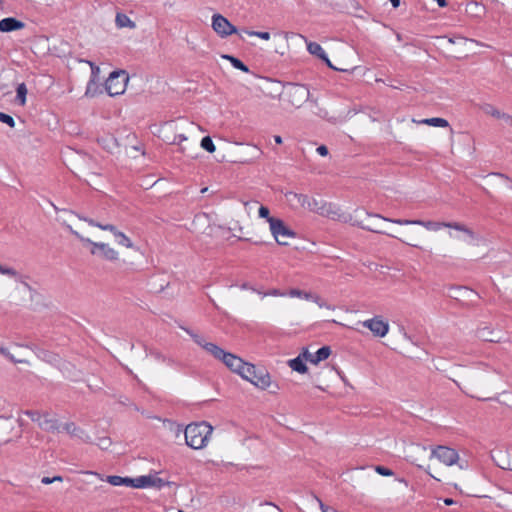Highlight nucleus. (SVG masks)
I'll return each mask as SVG.
<instances>
[{
    "label": "nucleus",
    "mask_w": 512,
    "mask_h": 512,
    "mask_svg": "<svg viewBox=\"0 0 512 512\" xmlns=\"http://www.w3.org/2000/svg\"><path fill=\"white\" fill-rule=\"evenodd\" d=\"M365 214L368 217L380 218L384 221L391 222V223H394L397 225H402V226L419 225V226L426 228L429 231H438L439 229H441L443 227L451 228V229L457 230L459 232H462L464 234L463 237H457L460 240H463L469 244L473 243L476 240L475 233L471 229H469L467 226H465L464 224L459 223V222H435V221H424V220H418V219L410 220V219H400V218H387V217H383L379 214H370L368 212H365Z\"/></svg>",
    "instance_id": "nucleus-1"
},
{
    "label": "nucleus",
    "mask_w": 512,
    "mask_h": 512,
    "mask_svg": "<svg viewBox=\"0 0 512 512\" xmlns=\"http://www.w3.org/2000/svg\"><path fill=\"white\" fill-rule=\"evenodd\" d=\"M193 340L201 346L203 349H205L208 353H210L212 356H214L216 359L221 360L227 368H229L234 373H237L238 375L242 376L243 371L246 370V367L250 365V363H247L243 361L240 357L225 352L222 348L218 347L214 343L206 342L202 337H200L197 334H190Z\"/></svg>",
    "instance_id": "nucleus-2"
},
{
    "label": "nucleus",
    "mask_w": 512,
    "mask_h": 512,
    "mask_svg": "<svg viewBox=\"0 0 512 512\" xmlns=\"http://www.w3.org/2000/svg\"><path fill=\"white\" fill-rule=\"evenodd\" d=\"M68 229L72 235L80 240L83 246L89 247V252L92 256L110 263H117L120 261L121 257L119 251L112 247L109 243L97 242L91 240L90 238L84 237L71 226H68Z\"/></svg>",
    "instance_id": "nucleus-3"
},
{
    "label": "nucleus",
    "mask_w": 512,
    "mask_h": 512,
    "mask_svg": "<svg viewBox=\"0 0 512 512\" xmlns=\"http://www.w3.org/2000/svg\"><path fill=\"white\" fill-rule=\"evenodd\" d=\"M213 427L205 421L191 423L185 428L186 444L192 449L204 448L212 435Z\"/></svg>",
    "instance_id": "nucleus-4"
},
{
    "label": "nucleus",
    "mask_w": 512,
    "mask_h": 512,
    "mask_svg": "<svg viewBox=\"0 0 512 512\" xmlns=\"http://www.w3.org/2000/svg\"><path fill=\"white\" fill-rule=\"evenodd\" d=\"M23 414L28 416L39 428L48 432H60L59 421L49 412L40 410H25Z\"/></svg>",
    "instance_id": "nucleus-5"
},
{
    "label": "nucleus",
    "mask_w": 512,
    "mask_h": 512,
    "mask_svg": "<svg viewBox=\"0 0 512 512\" xmlns=\"http://www.w3.org/2000/svg\"><path fill=\"white\" fill-rule=\"evenodd\" d=\"M81 219L84 220L86 223H88L89 226L97 227L103 231H109L110 233H112V235L115 238L116 243L119 246L125 247L127 249L135 248V245H134L133 241L131 240V238L128 237L125 233L118 230L115 225L103 224V223L97 222L91 218H81Z\"/></svg>",
    "instance_id": "nucleus-6"
},
{
    "label": "nucleus",
    "mask_w": 512,
    "mask_h": 512,
    "mask_svg": "<svg viewBox=\"0 0 512 512\" xmlns=\"http://www.w3.org/2000/svg\"><path fill=\"white\" fill-rule=\"evenodd\" d=\"M129 76L124 70L112 72L105 83V89L110 96H118L125 92Z\"/></svg>",
    "instance_id": "nucleus-7"
},
{
    "label": "nucleus",
    "mask_w": 512,
    "mask_h": 512,
    "mask_svg": "<svg viewBox=\"0 0 512 512\" xmlns=\"http://www.w3.org/2000/svg\"><path fill=\"white\" fill-rule=\"evenodd\" d=\"M269 229L275 241L279 245H288L289 240L295 237V233L280 218L269 220Z\"/></svg>",
    "instance_id": "nucleus-8"
},
{
    "label": "nucleus",
    "mask_w": 512,
    "mask_h": 512,
    "mask_svg": "<svg viewBox=\"0 0 512 512\" xmlns=\"http://www.w3.org/2000/svg\"><path fill=\"white\" fill-rule=\"evenodd\" d=\"M243 379L249 381L255 387L265 390L271 385V377L266 371H256V367L250 363L246 370L243 371L241 376Z\"/></svg>",
    "instance_id": "nucleus-9"
},
{
    "label": "nucleus",
    "mask_w": 512,
    "mask_h": 512,
    "mask_svg": "<svg viewBox=\"0 0 512 512\" xmlns=\"http://www.w3.org/2000/svg\"><path fill=\"white\" fill-rule=\"evenodd\" d=\"M212 28L222 38L237 33V28L221 14H214L212 16Z\"/></svg>",
    "instance_id": "nucleus-10"
},
{
    "label": "nucleus",
    "mask_w": 512,
    "mask_h": 512,
    "mask_svg": "<svg viewBox=\"0 0 512 512\" xmlns=\"http://www.w3.org/2000/svg\"><path fill=\"white\" fill-rule=\"evenodd\" d=\"M431 456L447 466H452L459 460V454L455 449L441 445L432 449Z\"/></svg>",
    "instance_id": "nucleus-11"
},
{
    "label": "nucleus",
    "mask_w": 512,
    "mask_h": 512,
    "mask_svg": "<svg viewBox=\"0 0 512 512\" xmlns=\"http://www.w3.org/2000/svg\"><path fill=\"white\" fill-rule=\"evenodd\" d=\"M362 326L369 329L375 337L383 338L389 332V323L381 316H375L362 322Z\"/></svg>",
    "instance_id": "nucleus-12"
},
{
    "label": "nucleus",
    "mask_w": 512,
    "mask_h": 512,
    "mask_svg": "<svg viewBox=\"0 0 512 512\" xmlns=\"http://www.w3.org/2000/svg\"><path fill=\"white\" fill-rule=\"evenodd\" d=\"M287 94L294 106H300L307 99L308 90L302 85H293L288 89Z\"/></svg>",
    "instance_id": "nucleus-13"
},
{
    "label": "nucleus",
    "mask_w": 512,
    "mask_h": 512,
    "mask_svg": "<svg viewBox=\"0 0 512 512\" xmlns=\"http://www.w3.org/2000/svg\"><path fill=\"white\" fill-rule=\"evenodd\" d=\"M25 27V23L13 18L7 17L0 20V31L1 32H12L16 30H21Z\"/></svg>",
    "instance_id": "nucleus-14"
},
{
    "label": "nucleus",
    "mask_w": 512,
    "mask_h": 512,
    "mask_svg": "<svg viewBox=\"0 0 512 512\" xmlns=\"http://www.w3.org/2000/svg\"><path fill=\"white\" fill-rule=\"evenodd\" d=\"M115 26L118 29H130L133 30L136 28V23L125 13L117 12L115 16Z\"/></svg>",
    "instance_id": "nucleus-15"
},
{
    "label": "nucleus",
    "mask_w": 512,
    "mask_h": 512,
    "mask_svg": "<svg viewBox=\"0 0 512 512\" xmlns=\"http://www.w3.org/2000/svg\"><path fill=\"white\" fill-rule=\"evenodd\" d=\"M306 353L301 352L296 358L288 361V366L298 373L304 374L307 372V366L305 364Z\"/></svg>",
    "instance_id": "nucleus-16"
},
{
    "label": "nucleus",
    "mask_w": 512,
    "mask_h": 512,
    "mask_svg": "<svg viewBox=\"0 0 512 512\" xmlns=\"http://www.w3.org/2000/svg\"><path fill=\"white\" fill-rule=\"evenodd\" d=\"M13 424L8 419H0V444L7 443L11 440V432Z\"/></svg>",
    "instance_id": "nucleus-17"
},
{
    "label": "nucleus",
    "mask_w": 512,
    "mask_h": 512,
    "mask_svg": "<svg viewBox=\"0 0 512 512\" xmlns=\"http://www.w3.org/2000/svg\"><path fill=\"white\" fill-rule=\"evenodd\" d=\"M83 473L88 474V475H93V476L97 477L99 480L106 481L113 486H122V483H124L123 477L117 476V475H111V476L104 477L100 473L93 472V471H84Z\"/></svg>",
    "instance_id": "nucleus-18"
},
{
    "label": "nucleus",
    "mask_w": 512,
    "mask_h": 512,
    "mask_svg": "<svg viewBox=\"0 0 512 512\" xmlns=\"http://www.w3.org/2000/svg\"><path fill=\"white\" fill-rule=\"evenodd\" d=\"M323 216L335 220V219H340L341 213L337 206H335L331 203H323L322 204V217Z\"/></svg>",
    "instance_id": "nucleus-19"
},
{
    "label": "nucleus",
    "mask_w": 512,
    "mask_h": 512,
    "mask_svg": "<svg viewBox=\"0 0 512 512\" xmlns=\"http://www.w3.org/2000/svg\"><path fill=\"white\" fill-rule=\"evenodd\" d=\"M419 123L429 125V126H434V127H442V128L449 126V123L446 119L439 118V117L426 118V119L419 121Z\"/></svg>",
    "instance_id": "nucleus-20"
},
{
    "label": "nucleus",
    "mask_w": 512,
    "mask_h": 512,
    "mask_svg": "<svg viewBox=\"0 0 512 512\" xmlns=\"http://www.w3.org/2000/svg\"><path fill=\"white\" fill-rule=\"evenodd\" d=\"M61 428L67 433L79 438H82V436L85 434L84 431L78 428L73 422L65 423L63 426H61Z\"/></svg>",
    "instance_id": "nucleus-21"
},
{
    "label": "nucleus",
    "mask_w": 512,
    "mask_h": 512,
    "mask_svg": "<svg viewBox=\"0 0 512 512\" xmlns=\"http://www.w3.org/2000/svg\"><path fill=\"white\" fill-rule=\"evenodd\" d=\"M302 352L306 353L307 355L305 356V364L310 363L313 365H317L320 362V349H318L314 353H310L308 349H304Z\"/></svg>",
    "instance_id": "nucleus-22"
},
{
    "label": "nucleus",
    "mask_w": 512,
    "mask_h": 512,
    "mask_svg": "<svg viewBox=\"0 0 512 512\" xmlns=\"http://www.w3.org/2000/svg\"><path fill=\"white\" fill-rule=\"evenodd\" d=\"M223 58L229 60L234 68L246 73L249 71L248 67L238 58H235L230 55H223Z\"/></svg>",
    "instance_id": "nucleus-23"
},
{
    "label": "nucleus",
    "mask_w": 512,
    "mask_h": 512,
    "mask_svg": "<svg viewBox=\"0 0 512 512\" xmlns=\"http://www.w3.org/2000/svg\"><path fill=\"white\" fill-rule=\"evenodd\" d=\"M492 334H493V332L489 329V327H483V328L478 329V331H477L478 338L482 339L483 341H490V342L497 341L493 337Z\"/></svg>",
    "instance_id": "nucleus-24"
},
{
    "label": "nucleus",
    "mask_w": 512,
    "mask_h": 512,
    "mask_svg": "<svg viewBox=\"0 0 512 512\" xmlns=\"http://www.w3.org/2000/svg\"><path fill=\"white\" fill-rule=\"evenodd\" d=\"M481 110L494 118L500 119L502 112L491 104H484L481 106Z\"/></svg>",
    "instance_id": "nucleus-25"
},
{
    "label": "nucleus",
    "mask_w": 512,
    "mask_h": 512,
    "mask_svg": "<svg viewBox=\"0 0 512 512\" xmlns=\"http://www.w3.org/2000/svg\"><path fill=\"white\" fill-rule=\"evenodd\" d=\"M0 354L3 355L4 357H6L9 361H11L12 363H15V364H18V363H24V364H28V361L25 360V359H17L14 357V355H12L9 350L3 346H0Z\"/></svg>",
    "instance_id": "nucleus-26"
},
{
    "label": "nucleus",
    "mask_w": 512,
    "mask_h": 512,
    "mask_svg": "<svg viewBox=\"0 0 512 512\" xmlns=\"http://www.w3.org/2000/svg\"><path fill=\"white\" fill-rule=\"evenodd\" d=\"M358 225L361 228H363L365 230H368V231H371V232H374V233L385 234V235L390 236V237H395L393 234L387 233L386 231L380 229L379 226L372 227L371 224H364L363 221L358 222Z\"/></svg>",
    "instance_id": "nucleus-27"
},
{
    "label": "nucleus",
    "mask_w": 512,
    "mask_h": 512,
    "mask_svg": "<svg viewBox=\"0 0 512 512\" xmlns=\"http://www.w3.org/2000/svg\"><path fill=\"white\" fill-rule=\"evenodd\" d=\"M16 93H17V99L20 101V103L22 105H24L26 102V95H27V87H26L25 83H21L17 86Z\"/></svg>",
    "instance_id": "nucleus-28"
},
{
    "label": "nucleus",
    "mask_w": 512,
    "mask_h": 512,
    "mask_svg": "<svg viewBox=\"0 0 512 512\" xmlns=\"http://www.w3.org/2000/svg\"><path fill=\"white\" fill-rule=\"evenodd\" d=\"M200 145L204 150L208 151L209 153H213L216 150V147L211 137L209 136H205L204 138H202Z\"/></svg>",
    "instance_id": "nucleus-29"
},
{
    "label": "nucleus",
    "mask_w": 512,
    "mask_h": 512,
    "mask_svg": "<svg viewBox=\"0 0 512 512\" xmlns=\"http://www.w3.org/2000/svg\"><path fill=\"white\" fill-rule=\"evenodd\" d=\"M150 485L149 476H140L138 478H134L133 488H146Z\"/></svg>",
    "instance_id": "nucleus-30"
},
{
    "label": "nucleus",
    "mask_w": 512,
    "mask_h": 512,
    "mask_svg": "<svg viewBox=\"0 0 512 512\" xmlns=\"http://www.w3.org/2000/svg\"><path fill=\"white\" fill-rule=\"evenodd\" d=\"M258 216L260 218H264L267 220V222L269 223V220L270 219H277L276 217H273L270 215V210L264 206V205H260L259 208H258Z\"/></svg>",
    "instance_id": "nucleus-31"
},
{
    "label": "nucleus",
    "mask_w": 512,
    "mask_h": 512,
    "mask_svg": "<svg viewBox=\"0 0 512 512\" xmlns=\"http://www.w3.org/2000/svg\"><path fill=\"white\" fill-rule=\"evenodd\" d=\"M286 295H288L290 297L304 298L307 300L311 298L310 294H308L302 290H299V289H291L288 293H286Z\"/></svg>",
    "instance_id": "nucleus-32"
},
{
    "label": "nucleus",
    "mask_w": 512,
    "mask_h": 512,
    "mask_svg": "<svg viewBox=\"0 0 512 512\" xmlns=\"http://www.w3.org/2000/svg\"><path fill=\"white\" fill-rule=\"evenodd\" d=\"M96 88H97L96 82L94 81V79H91L88 82V85H87V88L85 91V95L88 97H94L96 95Z\"/></svg>",
    "instance_id": "nucleus-33"
},
{
    "label": "nucleus",
    "mask_w": 512,
    "mask_h": 512,
    "mask_svg": "<svg viewBox=\"0 0 512 512\" xmlns=\"http://www.w3.org/2000/svg\"><path fill=\"white\" fill-rule=\"evenodd\" d=\"M0 273L3 275H7L12 278H16L19 276V273L12 267H3L0 264Z\"/></svg>",
    "instance_id": "nucleus-34"
},
{
    "label": "nucleus",
    "mask_w": 512,
    "mask_h": 512,
    "mask_svg": "<svg viewBox=\"0 0 512 512\" xmlns=\"http://www.w3.org/2000/svg\"><path fill=\"white\" fill-rule=\"evenodd\" d=\"M247 34L249 36H254V37H258L260 39H263V40H270V33L269 32H262V31H247Z\"/></svg>",
    "instance_id": "nucleus-35"
},
{
    "label": "nucleus",
    "mask_w": 512,
    "mask_h": 512,
    "mask_svg": "<svg viewBox=\"0 0 512 512\" xmlns=\"http://www.w3.org/2000/svg\"><path fill=\"white\" fill-rule=\"evenodd\" d=\"M0 122H3L5 124L9 125L10 127L15 126V121H14L13 117L6 113H3V112H0Z\"/></svg>",
    "instance_id": "nucleus-36"
},
{
    "label": "nucleus",
    "mask_w": 512,
    "mask_h": 512,
    "mask_svg": "<svg viewBox=\"0 0 512 512\" xmlns=\"http://www.w3.org/2000/svg\"><path fill=\"white\" fill-rule=\"evenodd\" d=\"M149 478H150V485H149V487L161 488L162 486L165 485V482L161 478H158V477H155V476H150V475H149Z\"/></svg>",
    "instance_id": "nucleus-37"
},
{
    "label": "nucleus",
    "mask_w": 512,
    "mask_h": 512,
    "mask_svg": "<svg viewBox=\"0 0 512 512\" xmlns=\"http://www.w3.org/2000/svg\"><path fill=\"white\" fill-rule=\"evenodd\" d=\"M308 51L313 54V55H316L318 57H320V44L316 43V42H311L308 44Z\"/></svg>",
    "instance_id": "nucleus-38"
},
{
    "label": "nucleus",
    "mask_w": 512,
    "mask_h": 512,
    "mask_svg": "<svg viewBox=\"0 0 512 512\" xmlns=\"http://www.w3.org/2000/svg\"><path fill=\"white\" fill-rule=\"evenodd\" d=\"M375 471L382 476H392L394 474L391 469L380 465L375 467Z\"/></svg>",
    "instance_id": "nucleus-39"
},
{
    "label": "nucleus",
    "mask_w": 512,
    "mask_h": 512,
    "mask_svg": "<svg viewBox=\"0 0 512 512\" xmlns=\"http://www.w3.org/2000/svg\"><path fill=\"white\" fill-rule=\"evenodd\" d=\"M63 478L61 476H54L52 478L50 477H43L41 482L45 485L51 484L53 482H62Z\"/></svg>",
    "instance_id": "nucleus-40"
},
{
    "label": "nucleus",
    "mask_w": 512,
    "mask_h": 512,
    "mask_svg": "<svg viewBox=\"0 0 512 512\" xmlns=\"http://www.w3.org/2000/svg\"><path fill=\"white\" fill-rule=\"evenodd\" d=\"M187 137L184 134H178L175 135L173 140L171 141L172 144H181L183 141H186Z\"/></svg>",
    "instance_id": "nucleus-41"
},
{
    "label": "nucleus",
    "mask_w": 512,
    "mask_h": 512,
    "mask_svg": "<svg viewBox=\"0 0 512 512\" xmlns=\"http://www.w3.org/2000/svg\"><path fill=\"white\" fill-rule=\"evenodd\" d=\"M322 62H325V63H326L330 68H332V69H334V70L345 71L344 69H339V68L334 67V66L331 64V62H330V60H329L328 56L324 53V51H323V50H322Z\"/></svg>",
    "instance_id": "nucleus-42"
},
{
    "label": "nucleus",
    "mask_w": 512,
    "mask_h": 512,
    "mask_svg": "<svg viewBox=\"0 0 512 512\" xmlns=\"http://www.w3.org/2000/svg\"><path fill=\"white\" fill-rule=\"evenodd\" d=\"M500 119L512 127V116L511 115L502 112Z\"/></svg>",
    "instance_id": "nucleus-43"
},
{
    "label": "nucleus",
    "mask_w": 512,
    "mask_h": 512,
    "mask_svg": "<svg viewBox=\"0 0 512 512\" xmlns=\"http://www.w3.org/2000/svg\"><path fill=\"white\" fill-rule=\"evenodd\" d=\"M331 354L329 346H322V360L327 359Z\"/></svg>",
    "instance_id": "nucleus-44"
},
{
    "label": "nucleus",
    "mask_w": 512,
    "mask_h": 512,
    "mask_svg": "<svg viewBox=\"0 0 512 512\" xmlns=\"http://www.w3.org/2000/svg\"><path fill=\"white\" fill-rule=\"evenodd\" d=\"M493 175L508 181L509 182V188L512 189V179H510L507 175H505L503 173H499V172L498 173H493Z\"/></svg>",
    "instance_id": "nucleus-45"
},
{
    "label": "nucleus",
    "mask_w": 512,
    "mask_h": 512,
    "mask_svg": "<svg viewBox=\"0 0 512 512\" xmlns=\"http://www.w3.org/2000/svg\"><path fill=\"white\" fill-rule=\"evenodd\" d=\"M122 486L133 487L134 478L123 477Z\"/></svg>",
    "instance_id": "nucleus-46"
},
{
    "label": "nucleus",
    "mask_w": 512,
    "mask_h": 512,
    "mask_svg": "<svg viewBox=\"0 0 512 512\" xmlns=\"http://www.w3.org/2000/svg\"><path fill=\"white\" fill-rule=\"evenodd\" d=\"M267 295H271V296H281V297H283V296H286V293L281 292V291H279V290H277V289H273V290L269 291V292L267 293Z\"/></svg>",
    "instance_id": "nucleus-47"
},
{
    "label": "nucleus",
    "mask_w": 512,
    "mask_h": 512,
    "mask_svg": "<svg viewBox=\"0 0 512 512\" xmlns=\"http://www.w3.org/2000/svg\"><path fill=\"white\" fill-rule=\"evenodd\" d=\"M440 7L447 6L446 0H435Z\"/></svg>",
    "instance_id": "nucleus-48"
},
{
    "label": "nucleus",
    "mask_w": 512,
    "mask_h": 512,
    "mask_svg": "<svg viewBox=\"0 0 512 512\" xmlns=\"http://www.w3.org/2000/svg\"><path fill=\"white\" fill-rule=\"evenodd\" d=\"M390 2L394 8H397L400 5V0H390Z\"/></svg>",
    "instance_id": "nucleus-49"
},
{
    "label": "nucleus",
    "mask_w": 512,
    "mask_h": 512,
    "mask_svg": "<svg viewBox=\"0 0 512 512\" xmlns=\"http://www.w3.org/2000/svg\"><path fill=\"white\" fill-rule=\"evenodd\" d=\"M444 503H445V505L450 506V505L454 504V500L451 498H446V499H444Z\"/></svg>",
    "instance_id": "nucleus-50"
},
{
    "label": "nucleus",
    "mask_w": 512,
    "mask_h": 512,
    "mask_svg": "<svg viewBox=\"0 0 512 512\" xmlns=\"http://www.w3.org/2000/svg\"><path fill=\"white\" fill-rule=\"evenodd\" d=\"M274 140L277 144H282V138L279 135L274 136Z\"/></svg>",
    "instance_id": "nucleus-51"
},
{
    "label": "nucleus",
    "mask_w": 512,
    "mask_h": 512,
    "mask_svg": "<svg viewBox=\"0 0 512 512\" xmlns=\"http://www.w3.org/2000/svg\"><path fill=\"white\" fill-rule=\"evenodd\" d=\"M328 154V148L325 145H322V157Z\"/></svg>",
    "instance_id": "nucleus-52"
},
{
    "label": "nucleus",
    "mask_w": 512,
    "mask_h": 512,
    "mask_svg": "<svg viewBox=\"0 0 512 512\" xmlns=\"http://www.w3.org/2000/svg\"><path fill=\"white\" fill-rule=\"evenodd\" d=\"M258 202L257 201H253V202H247L245 203L246 206H249L250 204H257Z\"/></svg>",
    "instance_id": "nucleus-53"
},
{
    "label": "nucleus",
    "mask_w": 512,
    "mask_h": 512,
    "mask_svg": "<svg viewBox=\"0 0 512 512\" xmlns=\"http://www.w3.org/2000/svg\"><path fill=\"white\" fill-rule=\"evenodd\" d=\"M336 373L343 379V377L341 376V372L336 370Z\"/></svg>",
    "instance_id": "nucleus-54"
},
{
    "label": "nucleus",
    "mask_w": 512,
    "mask_h": 512,
    "mask_svg": "<svg viewBox=\"0 0 512 512\" xmlns=\"http://www.w3.org/2000/svg\"><path fill=\"white\" fill-rule=\"evenodd\" d=\"M111 141L116 144V139L115 138H111Z\"/></svg>",
    "instance_id": "nucleus-55"
},
{
    "label": "nucleus",
    "mask_w": 512,
    "mask_h": 512,
    "mask_svg": "<svg viewBox=\"0 0 512 512\" xmlns=\"http://www.w3.org/2000/svg\"><path fill=\"white\" fill-rule=\"evenodd\" d=\"M316 151H317V153H319V154H320V147H317V148H316Z\"/></svg>",
    "instance_id": "nucleus-56"
},
{
    "label": "nucleus",
    "mask_w": 512,
    "mask_h": 512,
    "mask_svg": "<svg viewBox=\"0 0 512 512\" xmlns=\"http://www.w3.org/2000/svg\"><path fill=\"white\" fill-rule=\"evenodd\" d=\"M325 321L330 322V321H333V320H332V319L327 318V319H325Z\"/></svg>",
    "instance_id": "nucleus-57"
},
{
    "label": "nucleus",
    "mask_w": 512,
    "mask_h": 512,
    "mask_svg": "<svg viewBox=\"0 0 512 512\" xmlns=\"http://www.w3.org/2000/svg\"><path fill=\"white\" fill-rule=\"evenodd\" d=\"M334 370L333 367H329V371L332 372Z\"/></svg>",
    "instance_id": "nucleus-58"
}]
</instances>
